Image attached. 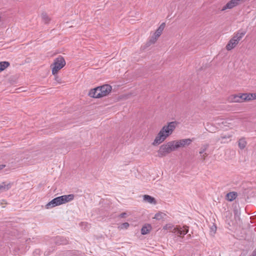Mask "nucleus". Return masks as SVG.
<instances>
[{"label":"nucleus","instance_id":"13","mask_svg":"<svg viewBox=\"0 0 256 256\" xmlns=\"http://www.w3.org/2000/svg\"><path fill=\"white\" fill-rule=\"evenodd\" d=\"M12 186V184L10 182L6 183L4 182H2L0 184V194L6 192L10 190Z\"/></svg>","mask_w":256,"mask_h":256},{"label":"nucleus","instance_id":"9","mask_svg":"<svg viewBox=\"0 0 256 256\" xmlns=\"http://www.w3.org/2000/svg\"><path fill=\"white\" fill-rule=\"evenodd\" d=\"M175 149L178 148L180 147H184L186 146H188L192 142V140L190 138L182 139L179 140H172Z\"/></svg>","mask_w":256,"mask_h":256},{"label":"nucleus","instance_id":"25","mask_svg":"<svg viewBox=\"0 0 256 256\" xmlns=\"http://www.w3.org/2000/svg\"><path fill=\"white\" fill-rule=\"evenodd\" d=\"M126 215H127V214L126 212H122L120 214L119 218H124L126 216Z\"/></svg>","mask_w":256,"mask_h":256},{"label":"nucleus","instance_id":"12","mask_svg":"<svg viewBox=\"0 0 256 256\" xmlns=\"http://www.w3.org/2000/svg\"><path fill=\"white\" fill-rule=\"evenodd\" d=\"M232 135L230 134H222L216 140L217 142H220L221 143H226L230 140Z\"/></svg>","mask_w":256,"mask_h":256},{"label":"nucleus","instance_id":"10","mask_svg":"<svg viewBox=\"0 0 256 256\" xmlns=\"http://www.w3.org/2000/svg\"><path fill=\"white\" fill-rule=\"evenodd\" d=\"M52 241L56 245L66 244L68 240L62 236H56L52 239Z\"/></svg>","mask_w":256,"mask_h":256},{"label":"nucleus","instance_id":"3","mask_svg":"<svg viewBox=\"0 0 256 256\" xmlns=\"http://www.w3.org/2000/svg\"><path fill=\"white\" fill-rule=\"evenodd\" d=\"M112 90V86L108 84H104L91 90L89 95L94 98H100L108 95Z\"/></svg>","mask_w":256,"mask_h":256},{"label":"nucleus","instance_id":"30","mask_svg":"<svg viewBox=\"0 0 256 256\" xmlns=\"http://www.w3.org/2000/svg\"><path fill=\"white\" fill-rule=\"evenodd\" d=\"M86 224V222H82V224Z\"/></svg>","mask_w":256,"mask_h":256},{"label":"nucleus","instance_id":"27","mask_svg":"<svg viewBox=\"0 0 256 256\" xmlns=\"http://www.w3.org/2000/svg\"><path fill=\"white\" fill-rule=\"evenodd\" d=\"M250 256H256V248L252 252Z\"/></svg>","mask_w":256,"mask_h":256},{"label":"nucleus","instance_id":"22","mask_svg":"<svg viewBox=\"0 0 256 256\" xmlns=\"http://www.w3.org/2000/svg\"><path fill=\"white\" fill-rule=\"evenodd\" d=\"M208 144H204L203 145L200 149V150L199 152V154H202L204 153H206L205 152L206 151V150L208 149Z\"/></svg>","mask_w":256,"mask_h":256},{"label":"nucleus","instance_id":"8","mask_svg":"<svg viewBox=\"0 0 256 256\" xmlns=\"http://www.w3.org/2000/svg\"><path fill=\"white\" fill-rule=\"evenodd\" d=\"M170 228H172L171 232H172L176 234V235L180 237L183 236L188 232V227L186 226H184L182 227L178 226L176 228H172L170 226H168V225H166L164 228V229L166 230L170 229Z\"/></svg>","mask_w":256,"mask_h":256},{"label":"nucleus","instance_id":"28","mask_svg":"<svg viewBox=\"0 0 256 256\" xmlns=\"http://www.w3.org/2000/svg\"><path fill=\"white\" fill-rule=\"evenodd\" d=\"M5 166V165L4 164H0V170H2L4 167Z\"/></svg>","mask_w":256,"mask_h":256},{"label":"nucleus","instance_id":"21","mask_svg":"<svg viewBox=\"0 0 256 256\" xmlns=\"http://www.w3.org/2000/svg\"><path fill=\"white\" fill-rule=\"evenodd\" d=\"M164 24H162L158 29L156 30L155 34H157V36H160L164 30Z\"/></svg>","mask_w":256,"mask_h":256},{"label":"nucleus","instance_id":"5","mask_svg":"<svg viewBox=\"0 0 256 256\" xmlns=\"http://www.w3.org/2000/svg\"><path fill=\"white\" fill-rule=\"evenodd\" d=\"M176 150L172 141L169 142L166 144L162 145L158 151V156L162 158L166 156L171 152Z\"/></svg>","mask_w":256,"mask_h":256},{"label":"nucleus","instance_id":"7","mask_svg":"<svg viewBox=\"0 0 256 256\" xmlns=\"http://www.w3.org/2000/svg\"><path fill=\"white\" fill-rule=\"evenodd\" d=\"M256 99V93L254 94H242L240 95L233 96L231 101L234 102H241L244 101H248Z\"/></svg>","mask_w":256,"mask_h":256},{"label":"nucleus","instance_id":"17","mask_svg":"<svg viewBox=\"0 0 256 256\" xmlns=\"http://www.w3.org/2000/svg\"><path fill=\"white\" fill-rule=\"evenodd\" d=\"M10 65L8 62L4 61L0 62V72L3 71Z\"/></svg>","mask_w":256,"mask_h":256},{"label":"nucleus","instance_id":"14","mask_svg":"<svg viewBox=\"0 0 256 256\" xmlns=\"http://www.w3.org/2000/svg\"><path fill=\"white\" fill-rule=\"evenodd\" d=\"M238 196L236 192H232L228 193L226 195V198L229 202H232Z\"/></svg>","mask_w":256,"mask_h":256},{"label":"nucleus","instance_id":"20","mask_svg":"<svg viewBox=\"0 0 256 256\" xmlns=\"http://www.w3.org/2000/svg\"><path fill=\"white\" fill-rule=\"evenodd\" d=\"M158 37L159 36H157V34L154 33L150 38L149 41L148 42V44L150 45L151 44L155 43V42L156 41Z\"/></svg>","mask_w":256,"mask_h":256},{"label":"nucleus","instance_id":"23","mask_svg":"<svg viewBox=\"0 0 256 256\" xmlns=\"http://www.w3.org/2000/svg\"><path fill=\"white\" fill-rule=\"evenodd\" d=\"M129 226H130L129 224L127 222H126L123 223L121 225L120 228H128Z\"/></svg>","mask_w":256,"mask_h":256},{"label":"nucleus","instance_id":"16","mask_svg":"<svg viewBox=\"0 0 256 256\" xmlns=\"http://www.w3.org/2000/svg\"><path fill=\"white\" fill-rule=\"evenodd\" d=\"M143 200L145 202H148L150 204H154L156 203V200L154 198L149 196V195H144L143 196Z\"/></svg>","mask_w":256,"mask_h":256},{"label":"nucleus","instance_id":"18","mask_svg":"<svg viewBox=\"0 0 256 256\" xmlns=\"http://www.w3.org/2000/svg\"><path fill=\"white\" fill-rule=\"evenodd\" d=\"M41 18L42 22L46 24H48L50 20V18H49L48 14L44 12L42 14Z\"/></svg>","mask_w":256,"mask_h":256},{"label":"nucleus","instance_id":"19","mask_svg":"<svg viewBox=\"0 0 256 256\" xmlns=\"http://www.w3.org/2000/svg\"><path fill=\"white\" fill-rule=\"evenodd\" d=\"M246 142L244 138H242L239 140L238 142V147L241 150L244 149L246 147Z\"/></svg>","mask_w":256,"mask_h":256},{"label":"nucleus","instance_id":"24","mask_svg":"<svg viewBox=\"0 0 256 256\" xmlns=\"http://www.w3.org/2000/svg\"><path fill=\"white\" fill-rule=\"evenodd\" d=\"M154 218L156 220H160L162 218V214H160V213L156 214L154 216Z\"/></svg>","mask_w":256,"mask_h":256},{"label":"nucleus","instance_id":"11","mask_svg":"<svg viewBox=\"0 0 256 256\" xmlns=\"http://www.w3.org/2000/svg\"><path fill=\"white\" fill-rule=\"evenodd\" d=\"M240 0H231L228 2L222 9V10H224L226 9H231L235 6L238 4Z\"/></svg>","mask_w":256,"mask_h":256},{"label":"nucleus","instance_id":"4","mask_svg":"<svg viewBox=\"0 0 256 256\" xmlns=\"http://www.w3.org/2000/svg\"><path fill=\"white\" fill-rule=\"evenodd\" d=\"M246 34V31L244 30H239L234 33L232 38L230 40L226 46V48L228 50H230L234 48L238 43L240 40Z\"/></svg>","mask_w":256,"mask_h":256},{"label":"nucleus","instance_id":"26","mask_svg":"<svg viewBox=\"0 0 256 256\" xmlns=\"http://www.w3.org/2000/svg\"><path fill=\"white\" fill-rule=\"evenodd\" d=\"M207 156H208V154L206 152L203 154L201 156L202 159L204 160H206Z\"/></svg>","mask_w":256,"mask_h":256},{"label":"nucleus","instance_id":"1","mask_svg":"<svg viewBox=\"0 0 256 256\" xmlns=\"http://www.w3.org/2000/svg\"><path fill=\"white\" fill-rule=\"evenodd\" d=\"M177 122H168V125L162 127L152 142L154 146H156L162 142L169 136H170L176 128Z\"/></svg>","mask_w":256,"mask_h":256},{"label":"nucleus","instance_id":"15","mask_svg":"<svg viewBox=\"0 0 256 256\" xmlns=\"http://www.w3.org/2000/svg\"><path fill=\"white\" fill-rule=\"evenodd\" d=\"M152 230V226L150 224L144 225L141 229V234L145 235L148 234Z\"/></svg>","mask_w":256,"mask_h":256},{"label":"nucleus","instance_id":"6","mask_svg":"<svg viewBox=\"0 0 256 256\" xmlns=\"http://www.w3.org/2000/svg\"><path fill=\"white\" fill-rule=\"evenodd\" d=\"M66 65V61L62 56L54 59V63L51 65L52 74L54 75Z\"/></svg>","mask_w":256,"mask_h":256},{"label":"nucleus","instance_id":"29","mask_svg":"<svg viewBox=\"0 0 256 256\" xmlns=\"http://www.w3.org/2000/svg\"><path fill=\"white\" fill-rule=\"evenodd\" d=\"M212 230L215 232L216 230V226H214V228H212Z\"/></svg>","mask_w":256,"mask_h":256},{"label":"nucleus","instance_id":"2","mask_svg":"<svg viewBox=\"0 0 256 256\" xmlns=\"http://www.w3.org/2000/svg\"><path fill=\"white\" fill-rule=\"evenodd\" d=\"M74 198V195L70 194L68 195H63L60 196L56 197L52 199L51 201L48 202L46 205V209H50L56 206H58L73 200Z\"/></svg>","mask_w":256,"mask_h":256}]
</instances>
